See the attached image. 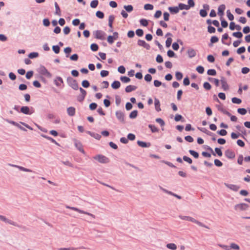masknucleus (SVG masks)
<instances>
[{
	"label": "nucleus",
	"mask_w": 250,
	"mask_h": 250,
	"mask_svg": "<svg viewBox=\"0 0 250 250\" xmlns=\"http://www.w3.org/2000/svg\"><path fill=\"white\" fill-rule=\"evenodd\" d=\"M179 217L182 220L190 221L191 222H193V223H194L197 224L198 225H199L201 227H204V228H205L207 229H209V228L208 226H206L205 225L203 224L201 222H199V221L196 220L195 219H194L191 217H190L188 216H184V215H179Z\"/></svg>",
	"instance_id": "1"
},
{
	"label": "nucleus",
	"mask_w": 250,
	"mask_h": 250,
	"mask_svg": "<svg viewBox=\"0 0 250 250\" xmlns=\"http://www.w3.org/2000/svg\"><path fill=\"white\" fill-rule=\"evenodd\" d=\"M67 83L69 86L74 90H78L79 89L78 84L77 81L71 77H68L67 78Z\"/></svg>",
	"instance_id": "2"
},
{
	"label": "nucleus",
	"mask_w": 250,
	"mask_h": 250,
	"mask_svg": "<svg viewBox=\"0 0 250 250\" xmlns=\"http://www.w3.org/2000/svg\"><path fill=\"white\" fill-rule=\"evenodd\" d=\"M65 207L67 208L70 209L71 210L77 211V212H78L80 213H82V214H84L88 215L92 217L93 218H96V216H95V215H94V214H93L92 213H90L89 212H88L87 211H85L84 210H81V209H79V208H77L73 207H70V206H69L68 205H66Z\"/></svg>",
	"instance_id": "3"
},
{
	"label": "nucleus",
	"mask_w": 250,
	"mask_h": 250,
	"mask_svg": "<svg viewBox=\"0 0 250 250\" xmlns=\"http://www.w3.org/2000/svg\"><path fill=\"white\" fill-rule=\"evenodd\" d=\"M38 71L41 74L44 75L48 78L52 77V74L47 70L45 67L43 65H41L39 68Z\"/></svg>",
	"instance_id": "4"
},
{
	"label": "nucleus",
	"mask_w": 250,
	"mask_h": 250,
	"mask_svg": "<svg viewBox=\"0 0 250 250\" xmlns=\"http://www.w3.org/2000/svg\"><path fill=\"white\" fill-rule=\"evenodd\" d=\"M0 220L6 223L12 225L13 226H16L19 228H22L21 226L19 225L17 223L7 218L5 216L3 215H0Z\"/></svg>",
	"instance_id": "5"
},
{
	"label": "nucleus",
	"mask_w": 250,
	"mask_h": 250,
	"mask_svg": "<svg viewBox=\"0 0 250 250\" xmlns=\"http://www.w3.org/2000/svg\"><path fill=\"white\" fill-rule=\"evenodd\" d=\"M93 158L101 163L105 164L109 162L108 158L102 155H96Z\"/></svg>",
	"instance_id": "6"
},
{
	"label": "nucleus",
	"mask_w": 250,
	"mask_h": 250,
	"mask_svg": "<svg viewBox=\"0 0 250 250\" xmlns=\"http://www.w3.org/2000/svg\"><path fill=\"white\" fill-rule=\"evenodd\" d=\"M54 83L57 87H63L64 82L62 77L57 76L54 80Z\"/></svg>",
	"instance_id": "7"
},
{
	"label": "nucleus",
	"mask_w": 250,
	"mask_h": 250,
	"mask_svg": "<svg viewBox=\"0 0 250 250\" xmlns=\"http://www.w3.org/2000/svg\"><path fill=\"white\" fill-rule=\"evenodd\" d=\"M94 35L95 38L103 40L104 39L105 33L102 30H96L94 32Z\"/></svg>",
	"instance_id": "8"
},
{
	"label": "nucleus",
	"mask_w": 250,
	"mask_h": 250,
	"mask_svg": "<svg viewBox=\"0 0 250 250\" xmlns=\"http://www.w3.org/2000/svg\"><path fill=\"white\" fill-rule=\"evenodd\" d=\"M249 206L246 203H241L236 204L234 206V208L235 210H246L248 209Z\"/></svg>",
	"instance_id": "9"
},
{
	"label": "nucleus",
	"mask_w": 250,
	"mask_h": 250,
	"mask_svg": "<svg viewBox=\"0 0 250 250\" xmlns=\"http://www.w3.org/2000/svg\"><path fill=\"white\" fill-rule=\"evenodd\" d=\"M116 116L118 120L122 123H125V114L120 110L117 111L115 113Z\"/></svg>",
	"instance_id": "10"
},
{
	"label": "nucleus",
	"mask_w": 250,
	"mask_h": 250,
	"mask_svg": "<svg viewBox=\"0 0 250 250\" xmlns=\"http://www.w3.org/2000/svg\"><path fill=\"white\" fill-rule=\"evenodd\" d=\"M21 112L24 114L31 115L34 113V111L32 108H31V110H30L28 106H24L21 107Z\"/></svg>",
	"instance_id": "11"
},
{
	"label": "nucleus",
	"mask_w": 250,
	"mask_h": 250,
	"mask_svg": "<svg viewBox=\"0 0 250 250\" xmlns=\"http://www.w3.org/2000/svg\"><path fill=\"white\" fill-rule=\"evenodd\" d=\"M159 188L162 191H163L164 192L167 193V194H168L169 195H172V196H173L174 197H175L176 198H177V199H182V197L170 191H169L165 188H163L161 186H159Z\"/></svg>",
	"instance_id": "12"
},
{
	"label": "nucleus",
	"mask_w": 250,
	"mask_h": 250,
	"mask_svg": "<svg viewBox=\"0 0 250 250\" xmlns=\"http://www.w3.org/2000/svg\"><path fill=\"white\" fill-rule=\"evenodd\" d=\"M137 44L140 46H143L147 50H149L150 46L149 44L147 43L145 41L139 40L137 42Z\"/></svg>",
	"instance_id": "13"
},
{
	"label": "nucleus",
	"mask_w": 250,
	"mask_h": 250,
	"mask_svg": "<svg viewBox=\"0 0 250 250\" xmlns=\"http://www.w3.org/2000/svg\"><path fill=\"white\" fill-rule=\"evenodd\" d=\"M225 155L226 157L230 159H232L235 157V153L230 149H227L225 152Z\"/></svg>",
	"instance_id": "14"
},
{
	"label": "nucleus",
	"mask_w": 250,
	"mask_h": 250,
	"mask_svg": "<svg viewBox=\"0 0 250 250\" xmlns=\"http://www.w3.org/2000/svg\"><path fill=\"white\" fill-rule=\"evenodd\" d=\"M75 146L77 149L79 150L81 152L83 153V154H85V151L83 149V145L80 142L75 140Z\"/></svg>",
	"instance_id": "15"
},
{
	"label": "nucleus",
	"mask_w": 250,
	"mask_h": 250,
	"mask_svg": "<svg viewBox=\"0 0 250 250\" xmlns=\"http://www.w3.org/2000/svg\"><path fill=\"white\" fill-rule=\"evenodd\" d=\"M220 81L222 84V87L223 90L225 91L228 90L229 88V86L227 83L226 79L224 77H222Z\"/></svg>",
	"instance_id": "16"
},
{
	"label": "nucleus",
	"mask_w": 250,
	"mask_h": 250,
	"mask_svg": "<svg viewBox=\"0 0 250 250\" xmlns=\"http://www.w3.org/2000/svg\"><path fill=\"white\" fill-rule=\"evenodd\" d=\"M225 185L228 188L234 191H237L240 188V187L236 185L225 183Z\"/></svg>",
	"instance_id": "17"
},
{
	"label": "nucleus",
	"mask_w": 250,
	"mask_h": 250,
	"mask_svg": "<svg viewBox=\"0 0 250 250\" xmlns=\"http://www.w3.org/2000/svg\"><path fill=\"white\" fill-rule=\"evenodd\" d=\"M76 109L74 107L70 106L67 108V113L71 117L74 116L75 115Z\"/></svg>",
	"instance_id": "18"
},
{
	"label": "nucleus",
	"mask_w": 250,
	"mask_h": 250,
	"mask_svg": "<svg viewBox=\"0 0 250 250\" xmlns=\"http://www.w3.org/2000/svg\"><path fill=\"white\" fill-rule=\"evenodd\" d=\"M226 9L225 4L220 5L218 8V15L221 17L223 16L224 14V11Z\"/></svg>",
	"instance_id": "19"
},
{
	"label": "nucleus",
	"mask_w": 250,
	"mask_h": 250,
	"mask_svg": "<svg viewBox=\"0 0 250 250\" xmlns=\"http://www.w3.org/2000/svg\"><path fill=\"white\" fill-rule=\"evenodd\" d=\"M11 166L13 167L18 168L19 170H20L21 171H25V172H33V171L31 169H28L27 168H25L21 166H20L16 165H11Z\"/></svg>",
	"instance_id": "20"
},
{
	"label": "nucleus",
	"mask_w": 250,
	"mask_h": 250,
	"mask_svg": "<svg viewBox=\"0 0 250 250\" xmlns=\"http://www.w3.org/2000/svg\"><path fill=\"white\" fill-rule=\"evenodd\" d=\"M137 143L139 146L142 147H149L151 146L150 143H146L141 141H138Z\"/></svg>",
	"instance_id": "21"
},
{
	"label": "nucleus",
	"mask_w": 250,
	"mask_h": 250,
	"mask_svg": "<svg viewBox=\"0 0 250 250\" xmlns=\"http://www.w3.org/2000/svg\"><path fill=\"white\" fill-rule=\"evenodd\" d=\"M79 89L81 93L82 99H80V97H78V100L80 102H81V101H83L84 99V98L86 96V92L84 89H83L82 87H80L79 88Z\"/></svg>",
	"instance_id": "22"
},
{
	"label": "nucleus",
	"mask_w": 250,
	"mask_h": 250,
	"mask_svg": "<svg viewBox=\"0 0 250 250\" xmlns=\"http://www.w3.org/2000/svg\"><path fill=\"white\" fill-rule=\"evenodd\" d=\"M86 132L87 134H88L89 135H90L91 136L93 137V138H95L97 140H99L101 138V136L99 134L92 132L90 131H86Z\"/></svg>",
	"instance_id": "23"
},
{
	"label": "nucleus",
	"mask_w": 250,
	"mask_h": 250,
	"mask_svg": "<svg viewBox=\"0 0 250 250\" xmlns=\"http://www.w3.org/2000/svg\"><path fill=\"white\" fill-rule=\"evenodd\" d=\"M154 104H155V110L157 112L160 111L161 110V109L160 107V103L159 100L157 98H155V99H154Z\"/></svg>",
	"instance_id": "24"
},
{
	"label": "nucleus",
	"mask_w": 250,
	"mask_h": 250,
	"mask_svg": "<svg viewBox=\"0 0 250 250\" xmlns=\"http://www.w3.org/2000/svg\"><path fill=\"white\" fill-rule=\"evenodd\" d=\"M187 53H188V57L190 58L194 57L196 55V51L194 49H192V48H190V49H188Z\"/></svg>",
	"instance_id": "25"
},
{
	"label": "nucleus",
	"mask_w": 250,
	"mask_h": 250,
	"mask_svg": "<svg viewBox=\"0 0 250 250\" xmlns=\"http://www.w3.org/2000/svg\"><path fill=\"white\" fill-rule=\"evenodd\" d=\"M136 89L137 87L136 86L129 85L125 87V91L126 92L129 93L135 90Z\"/></svg>",
	"instance_id": "26"
},
{
	"label": "nucleus",
	"mask_w": 250,
	"mask_h": 250,
	"mask_svg": "<svg viewBox=\"0 0 250 250\" xmlns=\"http://www.w3.org/2000/svg\"><path fill=\"white\" fill-rule=\"evenodd\" d=\"M168 9L170 12L172 14H177L179 11L178 6L169 7Z\"/></svg>",
	"instance_id": "27"
},
{
	"label": "nucleus",
	"mask_w": 250,
	"mask_h": 250,
	"mask_svg": "<svg viewBox=\"0 0 250 250\" xmlns=\"http://www.w3.org/2000/svg\"><path fill=\"white\" fill-rule=\"evenodd\" d=\"M54 5H55V15L61 16V9L60 8V7H59L58 4L57 3V2H55L54 3Z\"/></svg>",
	"instance_id": "28"
},
{
	"label": "nucleus",
	"mask_w": 250,
	"mask_h": 250,
	"mask_svg": "<svg viewBox=\"0 0 250 250\" xmlns=\"http://www.w3.org/2000/svg\"><path fill=\"white\" fill-rule=\"evenodd\" d=\"M121 86V83L119 81H115L111 84V87L115 89L119 88Z\"/></svg>",
	"instance_id": "29"
},
{
	"label": "nucleus",
	"mask_w": 250,
	"mask_h": 250,
	"mask_svg": "<svg viewBox=\"0 0 250 250\" xmlns=\"http://www.w3.org/2000/svg\"><path fill=\"white\" fill-rule=\"evenodd\" d=\"M115 19V16L113 15H111L109 16L108 18V25L110 28H112V24L113 21Z\"/></svg>",
	"instance_id": "30"
},
{
	"label": "nucleus",
	"mask_w": 250,
	"mask_h": 250,
	"mask_svg": "<svg viewBox=\"0 0 250 250\" xmlns=\"http://www.w3.org/2000/svg\"><path fill=\"white\" fill-rule=\"evenodd\" d=\"M41 136L42 137L46 139L47 140L50 141L52 143L56 144V145H59V144L54 139H53L51 137L46 136V135H44V134H42Z\"/></svg>",
	"instance_id": "31"
},
{
	"label": "nucleus",
	"mask_w": 250,
	"mask_h": 250,
	"mask_svg": "<svg viewBox=\"0 0 250 250\" xmlns=\"http://www.w3.org/2000/svg\"><path fill=\"white\" fill-rule=\"evenodd\" d=\"M178 7L179 10H184V9H185V10L189 9V6H188L187 5L182 3H180L178 4Z\"/></svg>",
	"instance_id": "32"
},
{
	"label": "nucleus",
	"mask_w": 250,
	"mask_h": 250,
	"mask_svg": "<svg viewBox=\"0 0 250 250\" xmlns=\"http://www.w3.org/2000/svg\"><path fill=\"white\" fill-rule=\"evenodd\" d=\"M208 80L211 83H213L216 86H218L219 84V81L217 79L209 77Z\"/></svg>",
	"instance_id": "33"
},
{
	"label": "nucleus",
	"mask_w": 250,
	"mask_h": 250,
	"mask_svg": "<svg viewBox=\"0 0 250 250\" xmlns=\"http://www.w3.org/2000/svg\"><path fill=\"white\" fill-rule=\"evenodd\" d=\"M219 39L216 36H212L210 39V43H209V46L211 47L212 46V44L218 42Z\"/></svg>",
	"instance_id": "34"
},
{
	"label": "nucleus",
	"mask_w": 250,
	"mask_h": 250,
	"mask_svg": "<svg viewBox=\"0 0 250 250\" xmlns=\"http://www.w3.org/2000/svg\"><path fill=\"white\" fill-rule=\"evenodd\" d=\"M218 109L223 113L228 115V116H230V113L227 111L224 107H223L221 106H219L218 107Z\"/></svg>",
	"instance_id": "35"
},
{
	"label": "nucleus",
	"mask_w": 250,
	"mask_h": 250,
	"mask_svg": "<svg viewBox=\"0 0 250 250\" xmlns=\"http://www.w3.org/2000/svg\"><path fill=\"white\" fill-rule=\"evenodd\" d=\"M228 38H229V36H228V34L225 33L224 35H223L222 38V43H223L224 44H226L227 45H229L230 44V42L226 43L224 42L225 40H227Z\"/></svg>",
	"instance_id": "36"
},
{
	"label": "nucleus",
	"mask_w": 250,
	"mask_h": 250,
	"mask_svg": "<svg viewBox=\"0 0 250 250\" xmlns=\"http://www.w3.org/2000/svg\"><path fill=\"white\" fill-rule=\"evenodd\" d=\"M167 248L172 250H176L177 249L176 245L174 243H168L167 245Z\"/></svg>",
	"instance_id": "37"
},
{
	"label": "nucleus",
	"mask_w": 250,
	"mask_h": 250,
	"mask_svg": "<svg viewBox=\"0 0 250 250\" xmlns=\"http://www.w3.org/2000/svg\"><path fill=\"white\" fill-rule=\"evenodd\" d=\"M138 115V111L136 110L132 111L129 114V117L130 119H135Z\"/></svg>",
	"instance_id": "38"
},
{
	"label": "nucleus",
	"mask_w": 250,
	"mask_h": 250,
	"mask_svg": "<svg viewBox=\"0 0 250 250\" xmlns=\"http://www.w3.org/2000/svg\"><path fill=\"white\" fill-rule=\"evenodd\" d=\"M124 8L127 11V12H131L133 10V7L131 5H124Z\"/></svg>",
	"instance_id": "39"
},
{
	"label": "nucleus",
	"mask_w": 250,
	"mask_h": 250,
	"mask_svg": "<svg viewBox=\"0 0 250 250\" xmlns=\"http://www.w3.org/2000/svg\"><path fill=\"white\" fill-rule=\"evenodd\" d=\"M148 127L150 129L152 132H158L159 129L157 127H156L154 125H149Z\"/></svg>",
	"instance_id": "40"
},
{
	"label": "nucleus",
	"mask_w": 250,
	"mask_h": 250,
	"mask_svg": "<svg viewBox=\"0 0 250 250\" xmlns=\"http://www.w3.org/2000/svg\"><path fill=\"white\" fill-rule=\"evenodd\" d=\"M99 1L98 0H93L91 1L90 2V6L92 8H96L98 4Z\"/></svg>",
	"instance_id": "41"
},
{
	"label": "nucleus",
	"mask_w": 250,
	"mask_h": 250,
	"mask_svg": "<svg viewBox=\"0 0 250 250\" xmlns=\"http://www.w3.org/2000/svg\"><path fill=\"white\" fill-rule=\"evenodd\" d=\"M237 112L241 115H244L247 113V110L244 108H240L237 109Z\"/></svg>",
	"instance_id": "42"
},
{
	"label": "nucleus",
	"mask_w": 250,
	"mask_h": 250,
	"mask_svg": "<svg viewBox=\"0 0 250 250\" xmlns=\"http://www.w3.org/2000/svg\"><path fill=\"white\" fill-rule=\"evenodd\" d=\"M121 81L124 83H127L130 82V79L126 76H122L120 78Z\"/></svg>",
	"instance_id": "43"
},
{
	"label": "nucleus",
	"mask_w": 250,
	"mask_h": 250,
	"mask_svg": "<svg viewBox=\"0 0 250 250\" xmlns=\"http://www.w3.org/2000/svg\"><path fill=\"white\" fill-rule=\"evenodd\" d=\"M231 101L233 103L236 104H240L242 102V101L240 99H239L236 97L232 98L231 99Z\"/></svg>",
	"instance_id": "44"
},
{
	"label": "nucleus",
	"mask_w": 250,
	"mask_h": 250,
	"mask_svg": "<svg viewBox=\"0 0 250 250\" xmlns=\"http://www.w3.org/2000/svg\"><path fill=\"white\" fill-rule=\"evenodd\" d=\"M189 152L195 158H198L199 157V154L196 151L193 150H189Z\"/></svg>",
	"instance_id": "45"
},
{
	"label": "nucleus",
	"mask_w": 250,
	"mask_h": 250,
	"mask_svg": "<svg viewBox=\"0 0 250 250\" xmlns=\"http://www.w3.org/2000/svg\"><path fill=\"white\" fill-rule=\"evenodd\" d=\"M230 249H234L236 250H239L240 249L239 246L235 243H231L229 247Z\"/></svg>",
	"instance_id": "46"
},
{
	"label": "nucleus",
	"mask_w": 250,
	"mask_h": 250,
	"mask_svg": "<svg viewBox=\"0 0 250 250\" xmlns=\"http://www.w3.org/2000/svg\"><path fill=\"white\" fill-rule=\"evenodd\" d=\"M227 15L229 20L232 21L234 19V16L231 13L229 10L227 11Z\"/></svg>",
	"instance_id": "47"
},
{
	"label": "nucleus",
	"mask_w": 250,
	"mask_h": 250,
	"mask_svg": "<svg viewBox=\"0 0 250 250\" xmlns=\"http://www.w3.org/2000/svg\"><path fill=\"white\" fill-rule=\"evenodd\" d=\"M207 74L208 75L215 76L216 74V70L215 69H208V70Z\"/></svg>",
	"instance_id": "48"
},
{
	"label": "nucleus",
	"mask_w": 250,
	"mask_h": 250,
	"mask_svg": "<svg viewBox=\"0 0 250 250\" xmlns=\"http://www.w3.org/2000/svg\"><path fill=\"white\" fill-rule=\"evenodd\" d=\"M175 77L178 81L181 80L183 78V74L180 72H176Z\"/></svg>",
	"instance_id": "49"
},
{
	"label": "nucleus",
	"mask_w": 250,
	"mask_h": 250,
	"mask_svg": "<svg viewBox=\"0 0 250 250\" xmlns=\"http://www.w3.org/2000/svg\"><path fill=\"white\" fill-rule=\"evenodd\" d=\"M153 7V5L151 4H146L144 5V9L146 10H151Z\"/></svg>",
	"instance_id": "50"
},
{
	"label": "nucleus",
	"mask_w": 250,
	"mask_h": 250,
	"mask_svg": "<svg viewBox=\"0 0 250 250\" xmlns=\"http://www.w3.org/2000/svg\"><path fill=\"white\" fill-rule=\"evenodd\" d=\"M198 129L202 132L211 135L213 133L211 132H210L208 129H207L206 128H200L198 127Z\"/></svg>",
	"instance_id": "51"
},
{
	"label": "nucleus",
	"mask_w": 250,
	"mask_h": 250,
	"mask_svg": "<svg viewBox=\"0 0 250 250\" xmlns=\"http://www.w3.org/2000/svg\"><path fill=\"white\" fill-rule=\"evenodd\" d=\"M215 31H216V29L215 28L211 26V25H209L208 26V32L210 34L211 33H214L215 32Z\"/></svg>",
	"instance_id": "52"
},
{
	"label": "nucleus",
	"mask_w": 250,
	"mask_h": 250,
	"mask_svg": "<svg viewBox=\"0 0 250 250\" xmlns=\"http://www.w3.org/2000/svg\"><path fill=\"white\" fill-rule=\"evenodd\" d=\"M90 48L93 51H96L98 50L99 47L96 43H92L90 45Z\"/></svg>",
	"instance_id": "53"
},
{
	"label": "nucleus",
	"mask_w": 250,
	"mask_h": 250,
	"mask_svg": "<svg viewBox=\"0 0 250 250\" xmlns=\"http://www.w3.org/2000/svg\"><path fill=\"white\" fill-rule=\"evenodd\" d=\"M197 71L200 74H203L204 72V68L202 66L199 65L196 67Z\"/></svg>",
	"instance_id": "54"
},
{
	"label": "nucleus",
	"mask_w": 250,
	"mask_h": 250,
	"mask_svg": "<svg viewBox=\"0 0 250 250\" xmlns=\"http://www.w3.org/2000/svg\"><path fill=\"white\" fill-rule=\"evenodd\" d=\"M232 36L237 38H241L243 34L241 32H237L233 33Z\"/></svg>",
	"instance_id": "55"
},
{
	"label": "nucleus",
	"mask_w": 250,
	"mask_h": 250,
	"mask_svg": "<svg viewBox=\"0 0 250 250\" xmlns=\"http://www.w3.org/2000/svg\"><path fill=\"white\" fill-rule=\"evenodd\" d=\"M203 87L206 90H210L211 88V85L208 82H205L203 84Z\"/></svg>",
	"instance_id": "56"
},
{
	"label": "nucleus",
	"mask_w": 250,
	"mask_h": 250,
	"mask_svg": "<svg viewBox=\"0 0 250 250\" xmlns=\"http://www.w3.org/2000/svg\"><path fill=\"white\" fill-rule=\"evenodd\" d=\"M52 49L56 54H58L60 52V48L58 45H53Z\"/></svg>",
	"instance_id": "57"
},
{
	"label": "nucleus",
	"mask_w": 250,
	"mask_h": 250,
	"mask_svg": "<svg viewBox=\"0 0 250 250\" xmlns=\"http://www.w3.org/2000/svg\"><path fill=\"white\" fill-rule=\"evenodd\" d=\"M38 56H39L38 53H37V52H32V53H30L29 54L28 57L30 59H33V58H35L38 57Z\"/></svg>",
	"instance_id": "58"
},
{
	"label": "nucleus",
	"mask_w": 250,
	"mask_h": 250,
	"mask_svg": "<svg viewBox=\"0 0 250 250\" xmlns=\"http://www.w3.org/2000/svg\"><path fill=\"white\" fill-rule=\"evenodd\" d=\"M96 15L98 18L100 19H103L104 17V13L100 11H97V12L96 13Z\"/></svg>",
	"instance_id": "59"
},
{
	"label": "nucleus",
	"mask_w": 250,
	"mask_h": 250,
	"mask_svg": "<svg viewBox=\"0 0 250 250\" xmlns=\"http://www.w3.org/2000/svg\"><path fill=\"white\" fill-rule=\"evenodd\" d=\"M172 41V40L170 37L167 38L166 41V46H167V47H169L170 46Z\"/></svg>",
	"instance_id": "60"
},
{
	"label": "nucleus",
	"mask_w": 250,
	"mask_h": 250,
	"mask_svg": "<svg viewBox=\"0 0 250 250\" xmlns=\"http://www.w3.org/2000/svg\"><path fill=\"white\" fill-rule=\"evenodd\" d=\"M140 23L141 25L144 26H147L148 25V21L146 20L142 19L140 21Z\"/></svg>",
	"instance_id": "61"
},
{
	"label": "nucleus",
	"mask_w": 250,
	"mask_h": 250,
	"mask_svg": "<svg viewBox=\"0 0 250 250\" xmlns=\"http://www.w3.org/2000/svg\"><path fill=\"white\" fill-rule=\"evenodd\" d=\"M183 159L184 161H185V162H187V163H188L189 164H191L192 163V159L188 156H184L183 157Z\"/></svg>",
	"instance_id": "62"
},
{
	"label": "nucleus",
	"mask_w": 250,
	"mask_h": 250,
	"mask_svg": "<svg viewBox=\"0 0 250 250\" xmlns=\"http://www.w3.org/2000/svg\"><path fill=\"white\" fill-rule=\"evenodd\" d=\"M118 71L121 74H124L125 72V68L124 66L121 65L118 68Z\"/></svg>",
	"instance_id": "63"
},
{
	"label": "nucleus",
	"mask_w": 250,
	"mask_h": 250,
	"mask_svg": "<svg viewBox=\"0 0 250 250\" xmlns=\"http://www.w3.org/2000/svg\"><path fill=\"white\" fill-rule=\"evenodd\" d=\"M82 86L84 88H87L89 86L90 84L87 80H83L82 83Z\"/></svg>",
	"instance_id": "64"
}]
</instances>
